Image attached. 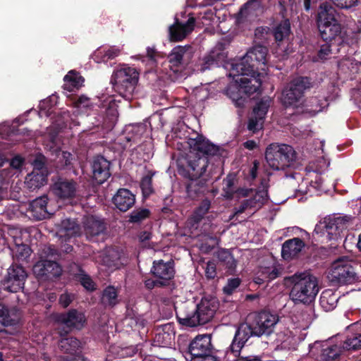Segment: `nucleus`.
Wrapping results in <instances>:
<instances>
[{"instance_id": "obj_44", "label": "nucleus", "mask_w": 361, "mask_h": 361, "mask_svg": "<svg viewBox=\"0 0 361 361\" xmlns=\"http://www.w3.org/2000/svg\"><path fill=\"white\" fill-rule=\"evenodd\" d=\"M343 348L347 350H357L361 348V333H349L344 341Z\"/></svg>"}, {"instance_id": "obj_52", "label": "nucleus", "mask_w": 361, "mask_h": 361, "mask_svg": "<svg viewBox=\"0 0 361 361\" xmlns=\"http://www.w3.org/2000/svg\"><path fill=\"white\" fill-rule=\"evenodd\" d=\"M332 4L341 9H350L358 5L360 0H330Z\"/></svg>"}, {"instance_id": "obj_54", "label": "nucleus", "mask_w": 361, "mask_h": 361, "mask_svg": "<svg viewBox=\"0 0 361 361\" xmlns=\"http://www.w3.org/2000/svg\"><path fill=\"white\" fill-rule=\"evenodd\" d=\"M75 227H59V230L56 231V235L62 241H66L70 239L74 233Z\"/></svg>"}, {"instance_id": "obj_9", "label": "nucleus", "mask_w": 361, "mask_h": 361, "mask_svg": "<svg viewBox=\"0 0 361 361\" xmlns=\"http://www.w3.org/2000/svg\"><path fill=\"white\" fill-rule=\"evenodd\" d=\"M264 11L262 0H248L234 14L235 23L238 27H244L255 22Z\"/></svg>"}, {"instance_id": "obj_18", "label": "nucleus", "mask_w": 361, "mask_h": 361, "mask_svg": "<svg viewBox=\"0 0 361 361\" xmlns=\"http://www.w3.org/2000/svg\"><path fill=\"white\" fill-rule=\"evenodd\" d=\"M188 145L191 149L206 156L221 155V149L214 145L202 135L197 134L196 137H190Z\"/></svg>"}, {"instance_id": "obj_17", "label": "nucleus", "mask_w": 361, "mask_h": 361, "mask_svg": "<svg viewBox=\"0 0 361 361\" xmlns=\"http://www.w3.org/2000/svg\"><path fill=\"white\" fill-rule=\"evenodd\" d=\"M56 322L65 326L69 330L82 329L86 324V317L82 312L72 309L66 313H63L56 317Z\"/></svg>"}, {"instance_id": "obj_23", "label": "nucleus", "mask_w": 361, "mask_h": 361, "mask_svg": "<svg viewBox=\"0 0 361 361\" xmlns=\"http://www.w3.org/2000/svg\"><path fill=\"white\" fill-rule=\"evenodd\" d=\"M212 347L211 336L209 335L197 336L189 345L190 357H194L211 353Z\"/></svg>"}, {"instance_id": "obj_56", "label": "nucleus", "mask_w": 361, "mask_h": 361, "mask_svg": "<svg viewBox=\"0 0 361 361\" xmlns=\"http://www.w3.org/2000/svg\"><path fill=\"white\" fill-rule=\"evenodd\" d=\"M245 343L240 340H237L235 337L233 338V341L230 345V351L235 357H240V353Z\"/></svg>"}, {"instance_id": "obj_51", "label": "nucleus", "mask_w": 361, "mask_h": 361, "mask_svg": "<svg viewBox=\"0 0 361 361\" xmlns=\"http://www.w3.org/2000/svg\"><path fill=\"white\" fill-rule=\"evenodd\" d=\"M194 56L193 48L190 45L183 47L182 54V65L181 66H187L192 61Z\"/></svg>"}, {"instance_id": "obj_5", "label": "nucleus", "mask_w": 361, "mask_h": 361, "mask_svg": "<svg viewBox=\"0 0 361 361\" xmlns=\"http://www.w3.org/2000/svg\"><path fill=\"white\" fill-rule=\"evenodd\" d=\"M235 79V84L230 85L226 94L237 107H243L247 98L254 93H259L262 80L256 77L243 76Z\"/></svg>"}, {"instance_id": "obj_60", "label": "nucleus", "mask_w": 361, "mask_h": 361, "mask_svg": "<svg viewBox=\"0 0 361 361\" xmlns=\"http://www.w3.org/2000/svg\"><path fill=\"white\" fill-rule=\"evenodd\" d=\"M264 121H259L257 117L252 116L250 118L247 123V129L250 131L255 132L262 128Z\"/></svg>"}, {"instance_id": "obj_22", "label": "nucleus", "mask_w": 361, "mask_h": 361, "mask_svg": "<svg viewBox=\"0 0 361 361\" xmlns=\"http://www.w3.org/2000/svg\"><path fill=\"white\" fill-rule=\"evenodd\" d=\"M48 197L43 195L32 200L30 204V218L37 221L49 218L53 213L48 210Z\"/></svg>"}, {"instance_id": "obj_32", "label": "nucleus", "mask_w": 361, "mask_h": 361, "mask_svg": "<svg viewBox=\"0 0 361 361\" xmlns=\"http://www.w3.org/2000/svg\"><path fill=\"white\" fill-rule=\"evenodd\" d=\"M250 198L247 199L250 204V209H258L264 205L269 199L268 189L263 187L255 191L254 194H251Z\"/></svg>"}, {"instance_id": "obj_39", "label": "nucleus", "mask_w": 361, "mask_h": 361, "mask_svg": "<svg viewBox=\"0 0 361 361\" xmlns=\"http://www.w3.org/2000/svg\"><path fill=\"white\" fill-rule=\"evenodd\" d=\"M321 358L324 361H334L340 355V348L338 345L331 344L329 342H324L321 344Z\"/></svg>"}, {"instance_id": "obj_3", "label": "nucleus", "mask_w": 361, "mask_h": 361, "mask_svg": "<svg viewBox=\"0 0 361 361\" xmlns=\"http://www.w3.org/2000/svg\"><path fill=\"white\" fill-rule=\"evenodd\" d=\"M268 49L262 45H256L247 51L239 61L232 63V70L238 75L261 78L259 70H264Z\"/></svg>"}, {"instance_id": "obj_15", "label": "nucleus", "mask_w": 361, "mask_h": 361, "mask_svg": "<svg viewBox=\"0 0 361 361\" xmlns=\"http://www.w3.org/2000/svg\"><path fill=\"white\" fill-rule=\"evenodd\" d=\"M321 38L326 42L335 44L338 47L342 46L345 42V32H343L341 24L338 21L322 25L317 27ZM339 51V48L337 49Z\"/></svg>"}, {"instance_id": "obj_24", "label": "nucleus", "mask_w": 361, "mask_h": 361, "mask_svg": "<svg viewBox=\"0 0 361 361\" xmlns=\"http://www.w3.org/2000/svg\"><path fill=\"white\" fill-rule=\"evenodd\" d=\"M112 202L121 212H126L135 202V196L126 188H120L112 198Z\"/></svg>"}, {"instance_id": "obj_48", "label": "nucleus", "mask_w": 361, "mask_h": 361, "mask_svg": "<svg viewBox=\"0 0 361 361\" xmlns=\"http://www.w3.org/2000/svg\"><path fill=\"white\" fill-rule=\"evenodd\" d=\"M183 47H174L168 56L169 63L173 66H181Z\"/></svg>"}, {"instance_id": "obj_47", "label": "nucleus", "mask_w": 361, "mask_h": 361, "mask_svg": "<svg viewBox=\"0 0 361 361\" xmlns=\"http://www.w3.org/2000/svg\"><path fill=\"white\" fill-rule=\"evenodd\" d=\"M269 107V100H260L253 109V116L257 117L259 121H264Z\"/></svg>"}, {"instance_id": "obj_16", "label": "nucleus", "mask_w": 361, "mask_h": 361, "mask_svg": "<svg viewBox=\"0 0 361 361\" xmlns=\"http://www.w3.org/2000/svg\"><path fill=\"white\" fill-rule=\"evenodd\" d=\"M27 274L22 266L12 264L8 269L5 279L4 289L11 293H17L23 288Z\"/></svg>"}, {"instance_id": "obj_4", "label": "nucleus", "mask_w": 361, "mask_h": 361, "mask_svg": "<svg viewBox=\"0 0 361 361\" xmlns=\"http://www.w3.org/2000/svg\"><path fill=\"white\" fill-rule=\"evenodd\" d=\"M293 287L290 298L295 303L310 304L319 293L318 281L315 276L307 273H295L288 278Z\"/></svg>"}, {"instance_id": "obj_58", "label": "nucleus", "mask_w": 361, "mask_h": 361, "mask_svg": "<svg viewBox=\"0 0 361 361\" xmlns=\"http://www.w3.org/2000/svg\"><path fill=\"white\" fill-rule=\"evenodd\" d=\"M240 283L238 278L228 279L227 284L224 287V292L227 295H231L235 289H236Z\"/></svg>"}, {"instance_id": "obj_28", "label": "nucleus", "mask_w": 361, "mask_h": 361, "mask_svg": "<svg viewBox=\"0 0 361 361\" xmlns=\"http://www.w3.org/2000/svg\"><path fill=\"white\" fill-rule=\"evenodd\" d=\"M328 99L324 94L319 93L317 95L309 97L305 100V111L312 116L322 111L325 107L328 106Z\"/></svg>"}, {"instance_id": "obj_34", "label": "nucleus", "mask_w": 361, "mask_h": 361, "mask_svg": "<svg viewBox=\"0 0 361 361\" xmlns=\"http://www.w3.org/2000/svg\"><path fill=\"white\" fill-rule=\"evenodd\" d=\"M216 255L219 262L223 264L230 274H233L235 271L237 266V262L234 259L230 250L220 248L216 252Z\"/></svg>"}, {"instance_id": "obj_63", "label": "nucleus", "mask_w": 361, "mask_h": 361, "mask_svg": "<svg viewBox=\"0 0 361 361\" xmlns=\"http://www.w3.org/2000/svg\"><path fill=\"white\" fill-rule=\"evenodd\" d=\"M81 284L85 288L89 290H94L95 289V284L91 278L87 275H84L80 279Z\"/></svg>"}, {"instance_id": "obj_64", "label": "nucleus", "mask_w": 361, "mask_h": 361, "mask_svg": "<svg viewBox=\"0 0 361 361\" xmlns=\"http://www.w3.org/2000/svg\"><path fill=\"white\" fill-rule=\"evenodd\" d=\"M190 361H218V360L216 357L209 353L206 354L205 355H200L190 357Z\"/></svg>"}, {"instance_id": "obj_37", "label": "nucleus", "mask_w": 361, "mask_h": 361, "mask_svg": "<svg viewBox=\"0 0 361 361\" xmlns=\"http://www.w3.org/2000/svg\"><path fill=\"white\" fill-rule=\"evenodd\" d=\"M338 300V294L334 293L331 290H326L322 292L320 296L319 302L322 307L325 311L328 312L334 310L336 307Z\"/></svg>"}, {"instance_id": "obj_43", "label": "nucleus", "mask_w": 361, "mask_h": 361, "mask_svg": "<svg viewBox=\"0 0 361 361\" xmlns=\"http://www.w3.org/2000/svg\"><path fill=\"white\" fill-rule=\"evenodd\" d=\"M118 294L113 286L106 287L102 294V302L105 306L113 307L118 303Z\"/></svg>"}, {"instance_id": "obj_59", "label": "nucleus", "mask_w": 361, "mask_h": 361, "mask_svg": "<svg viewBox=\"0 0 361 361\" xmlns=\"http://www.w3.org/2000/svg\"><path fill=\"white\" fill-rule=\"evenodd\" d=\"M335 45V44H331L326 42L320 47V49L317 51V57L318 59L324 60L326 59L327 56L331 53V47Z\"/></svg>"}, {"instance_id": "obj_61", "label": "nucleus", "mask_w": 361, "mask_h": 361, "mask_svg": "<svg viewBox=\"0 0 361 361\" xmlns=\"http://www.w3.org/2000/svg\"><path fill=\"white\" fill-rule=\"evenodd\" d=\"M205 275L207 279H214L216 276V266L214 262L209 261L205 267Z\"/></svg>"}, {"instance_id": "obj_6", "label": "nucleus", "mask_w": 361, "mask_h": 361, "mask_svg": "<svg viewBox=\"0 0 361 361\" xmlns=\"http://www.w3.org/2000/svg\"><path fill=\"white\" fill-rule=\"evenodd\" d=\"M140 73L135 68L125 66L114 71L111 82L119 95L130 100L138 83Z\"/></svg>"}, {"instance_id": "obj_11", "label": "nucleus", "mask_w": 361, "mask_h": 361, "mask_svg": "<svg viewBox=\"0 0 361 361\" xmlns=\"http://www.w3.org/2000/svg\"><path fill=\"white\" fill-rule=\"evenodd\" d=\"M247 319L251 321L254 326L257 336L270 335L279 322V316L269 311L251 313L248 315Z\"/></svg>"}, {"instance_id": "obj_50", "label": "nucleus", "mask_w": 361, "mask_h": 361, "mask_svg": "<svg viewBox=\"0 0 361 361\" xmlns=\"http://www.w3.org/2000/svg\"><path fill=\"white\" fill-rule=\"evenodd\" d=\"M119 259L118 253L114 250H110L109 255L104 259V262L109 267L118 268Z\"/></svg>"}, {"instance_id": "obj_14", "label": "nucleus", "mask_w": 361, "mask_h": 361, "mask_svg": "<svg viewBox=\"0 0 361 361\" xmlns=\"http://www.w3.org/2000/svg\"><path fill=\"white\" fill-rule=\"evenodd\" d=\"M33 274L41 281L52 280L59 277L62 268L54 260L40 259L33 266Z\"/></svg>"}, {"instance_id": "obj_7", "label": "nucleus", "mask_w": 361, "mask_h": 361, "mask_svg": "<svg viewBox=\"0 0 361 361\" xmlns=\"http://www.w3.org/2000/svg\"><path fill=\"white\" fill-rule=\"evenodd\" d=\"M327 277L331 284L334 286L351 284L357 280L352 262L347 257H341L335 260L331 264Z\"/></svg>"}, {"instance_id": "obj_31", "label": "nucleus", "mask_w": 361, "mask_h": 361, "mask_svg": "<svg viewBox=\"0 0 361 361\" xmlns=\"http://www.w3.org/2000/svg\"><path fill=\"white\" fill-rule=\"evenodd\" d=\"M281 274V269L277 266L260 267L257 272L254 281L257 284L269 282Z\"/></svg>"}, {"instance_id": "obj_53", "label": "nucleus", "mask_w": 361, "mask_h": 361, "mask_svg": "<svg viewBox=\"0 0 361 361\" xmlns=\"http://www.w3.org/2000/svg\"><path fill=\"white\" fill-rule=\"evenodd\" d=\"M59 253L57 250L51 245L44 246L40 254V259L53 258L54 261L58 259Z\"/></svg>"}, {"instance_id": "obj_40", "label": "nucleus", "mask_w": 361, "mask_h": 361, "mask_svg": "<svg viewBox=\"0 0 361 361\" xmlns=\"http://www.w3.org/2000/svg\"><path fill=\"white\" fill-rule=\"evenodd\" d=\"M59 347L65 353L74 354L79 350L80 342L76 338L68 337L61 339Z\"/></svg>"}, {"instance_id": "obj_41", "label": "nucleus", "mask_w": 361, "mask_h": 361, "mask_svg": "<svg viewBox=\"0 0 361 361\" xmlns=\"http://www.w3.org/2000/svg\"><path fill=\"white\" fill-rule=\"evenodd\" d=\"M237 181L236 176L233 173H229L223 180L224 196L228 200H232L235 197V191L237 188L235 183Z\"/></svg>"}, {"instance_id": "obj_38", "label": "nucleus", "mask_w": 361, "mask_h": 361, "mask_svg": "<svg viewBox=\"0 0 361 361\" xmlns=\"http://www.w3.org/2000/svg\"><path fill=\"white\" fill-rule=\"evenodd\" d=\"M247 320V322L240 324L234 336L237 340H240L244 343H246L251 336H257L254 326L251 321Z\"/></svg>"}, {"instance_id": "obj_19", "label": "nucleus", "mask_w": 361, "mask_h": 361, "mask_svg": "<svg viewBox=\"0 0 361 361\" xmlns=\"http://www.w3.org/2000/svg\"><path fill=\"white\" fill-rule=\"evenodd\" d=\"M77 183L73 179L68 180L59 178L52 187L56 197L62 200H71L75 197Z\"/></svg>"}, {"instance_id": "obj_21", "label": "nucleus", "mask_w": 361, "mask_h": 361, "mask_svg": "<svg viewBox=\"0 0 361 361\" xmlns=\"http://www.w3.org/2000/svg\"><path fill=\"white\" fill-rule=\"evenodd\" d=\"M111 162L103 156L94 158L92 163V178L98 184L104 183L111 176Z\"/></svg>"}, {"instance_id": "obj_13", "label": "nucleus", "mask_w": 361, "mask_h": 361, "mask_svg": "<svg viewBox=\"0 0 361 361\" xmlns=\"http://www.w3.org/2000/svg\"><path fill=\"white\" fill-rule=\"evenodd\" d=\"M226 44L219 42L196 66L198 71L204 72L213 67L219 66L227 58V53L225 51Z\"/></svg>"}, {"instance_id": "obj_29", "label": "nucleus", "mask_w": 361, "mask_h": 361, "mask_svg": "<svg viewBox=\"0 0 361 361\" xmlns=\"http://www.w3.org/2000/svg\"><path fill=\"white\" fill-rule=\"evenodd\" d=\"M355 217L352 215L335 213L322 219L319 224L324 226H345L355 224Z\"/></svg>"}, {"instance_id": "obj_62", "label": "nucleus", "mask_w": 361, "mask_h": 361, "mask_svg": "<svg viewBox=\"0 0 361 361\" xmlns=\"http://www.w3.org/2000/svg\"><path fill=\"white\" fill-rule=\"evenodd\" d=\"M155 341L158 342L160 345H168L170 340V334L166 332H160L155 335Z\"/></svg>"}, {"instance_id": "obj_30", "label": "nucleus", "mask_w": 361, "mask_h": 361, "mask_svg": "<svg viewBox=\"0 0 361 361\" xmlns=\"http://www.w3.org/2000/svg\"><path fill=\"white\" fill-rule=\"evenodd\" d=\"M47 176L48 173L41 172L37 169L27 175L25 184L30 191L35 190L47 183Z\"/></svg>"}, {"instance_id": "obj_27", "label": "nucleus", "mask_w": 361, "mask_h": 361, "mask_svg": "<svg viewBox=\"0 0 361 361\" xmlns=\"http://www.w3.org/2000/svg\"><path fill=\"white\" fill-rule=\"evenodd\" d=\"M304 246V243L299 238L288 240L282 245L281 256L287 261L295 259L298 257Z\"/></svg>"}, {"instance_id": "obj_26", "label": "nucleus", "mask_w": 361, "mask_h": 361, "mask_svg": "<svg viewBox=\"0 0 361 361\" xmlns=\"http://www.w3.org/2000/svg\"><path fill=\"white\" fill-rule=\"evenodd\" d=\"M336 9L329 2L321 3L316 17L317 27L338 21L336 18Z\"/></svg>"}, {"instance_id": "obj_8", "label": "nucleus", "mask_w": 361, "mask_h": 361, "mask_svg": "<svg viewBox=\"0 0 361 361\" xmlns=\"http://www.w3.org/2000/svg\"><path fill=\"white\" fill-rule=\"evenodd\" d=\"M312 87L311 79L308 77H298L290 87L283 92V104L286 107H297L303 102L305 92Z\"/></svg>"}, {"instance_id": "obj_35", "label": "nucleus", "mask_w": 361, "mask_h": 361, "mask_svg": "<svg viewBox=\"0 0 361 361\" xmlns=\"http://www.w3.org/2000/svg\"><path fill=\"white\" fill-rule=\"evenodd\" d=\"M64 89L69 92L78 90L82 86L85 79L75 71H71L64 77Z\"/></svg>"}, {"instance_id": "obj_25", "label": "nucleus", "mask_w": 361, "mask_h": 361, "mask_svg": "<svg viewBox=\"0 0 361 361\" xmlns=\"http://www.w3.org/2000/svg\"><path fill=\"white\" fill-rule=\"evenodd\" d=\"M152 272L161 281H166V286H167L169 284V281L173 278L175 274L173 262L171 261L164 262L161 259L154 261Z\"/></svg>"}, {"instance_id": "obj_20", "label": "nucleus", "mask_w": 361, "mask_h": 361, "mask_svg": "<svg viewBox=\"0 0 361 361\" xmlns=\"http://www.w3.org/2000/svg\"><path fill=\"white\" fill-rule=\"evenodd\" d=\"M195 18L190 17L185 23L179 22L176 18L175 23L169 27V39L172 42L181 41L191 33L195 28Z\"/></svg>"}, {"instance_id": "obj_57", "label": "nucleus", "mask_w": 361, "mask_h": 361, "mask_svg": "<svg viewBox=\"0 0 361 361\" xmlns=\"http://www.w3.org/2000/svg\"><path fill=\"white\" fill-rule=\"evenodd\" d=\"M84 226H106L104 219L97 215H89L86 216Z\"/></svg>"}, {"instance_id": "obj_55", "label": "nucleus", "mask_w": 361, "mask_h": 361, "mask_svg": "<svg viewBox=\"0 0 361 361\" xmlns=\"http://www.w3.org/2000/svg\"><path fill=\"white\" fill-rule=\"evenodd\" d=\"M145 131V126L142 124L134 126L133 128V132L135 133V135L132 136H126L125 139L127 142H133L135 144L137 143L138 139L140 138L142 134Z\"/></svg>"}, {"instance_id": "obj_12", "label": "nucleus", "mask_w": 361, "mask_h": 361, "mask_svg": "<svg viewBox=\"0 0 361 361\" xmlns=\"http://www.w3.org/2000/svg\"><path fill=\"white\" fill-rule=\"evenodd\" d=\"M185 192L189 198L196 200L204 196L210 192H214L211 188L213 180L209 177H184Z\"/></svg>"}, {"instance_id": "obj_49", "label": "nucleus", "mask_w": 361, "mask_h": 361, "mask_svg": "<svg viewBox=\"0 0 361 361\" xmlns=\"http://www.w3.org/2000/svg\"><path fill=\"white\" fill-rule=\"evenodd\" d=\"M12 324L13 322L10 319L8 309L0 304V332L3 331L5 326Z\"/></svg>"}, {"instance_id": "obj_42", "label": "nucleus", "mask_w": 361, "mask_h": 361, "mask_svg": "<svg viewBox=\"0 0 361 361\" xmlns=\"http://www.w3.org/2000/svg\"><path fill=\"white\" fill-rule=\"evenodd\" d=\"M159 226H166L168 224L178 226V216L168 207H163L159 213Z\"/></svg>"}, {"instance_id": "obj_33", "label": "nucleus", "mask_w": 361, "mask_h": 361, "mask_svg": "<svg viewBox=\"0 0 361 361\" xmlns=\"http://www.w3.org/2000/svg\"><path fill=\"white\" fill-rule=\"evenodd\" d=\"M145 169H147V167H145ZM157 173V172L156 171L152 169H146L145 174L142 177L140 183V187L144 198H147L155 192L152 184V178Z\"/></svg>"}, {"instance_id": "obj_45", "label": "nucleus", "mask_w": 361, "mask_h": 361, "mask_svg": "<svg viewBox=\"0 0 361 361\" xmlns=\"http://www.w3.org/2000/svg\"><path fill=\"white\" fill-rule=\"evenodd\" d=\"M13 257L19 262H27L31 255L32 250L24 244L16 245L13 250Z\"/></svg>"}, {"instance_id": "obj_2", "label": "nucleus", "mask_w": 361, "mask_h": 361, "mask_svg": "<svg viewBox=\"0 0 361 361\" xmlns=\"http://www.w3.org/2000/svg\"><path fill=\"white\" fill-rule=\"evenodd\" d=\"M219 308V302L216 298H203L195 308H190L184 304L176 310V317L178 322L184 326L195 327L209 322Z\"/></svg>"}, {"instance_id": "obj_36", "label": "nucleus", "mask_w": 361, "mask_h": 361, "mask_svg": "<svg viewBox=\"0 0 361 361\" xmlns=\"http://www.w3.org/2000/svg\"><path fill=\"white\" fill-rule=\"evenodd\" d=\"M290 20L285 19L273 28L272 35L276 42L279 44L290 35Z\"/></svg>"}, {"instance_id": "obj_1", "label": "nucleus", "mask_w": 361, "mask_h": 361, "mask_svg": "<svg viewBox=\"0 0 361 361\" xmlns=\"http://www.w3.org/2000/svg\"><path fill=\"white\" fill-rule=\"evenodd\" d=\"M265 159L269 166L275 171H284L285 176L295 180L301 179L305 184L317 188L319 183L317 180L309 182L302 176L292 169L298 167L297 152L294 148L286 144H270L265 151Z\"/></svg>"}, {"instance_id": "obj_10", "label": "nucleus", "mask_w": 361, "mask_h": 361, "mask_svg": "<svg viewBox=\"0 0 361 361\" xmlns=\"http://www.w3.org/2000/svg\"><path fill=\"white\" fill-rule=\"evenodd\" d=\"M178 172L183 177H208L205 175L208 166L207 157H188L178 161Z\"/></svg>"}, {"instance_id": "obj_46", "label": "nucleus", "mask_w": 361, "mask_h": 361, "mask_svg": "<svg viewBox=\"0 0 361 361\" xmlns=\"http://www.w3.org/2000/svg\"><path fill=\"white\" fill-rule=\"evenodd\" d=\"M150 211L146 208H138L133 210L130 216L129 221L133 224L141 223L150 217Z\"/></svg>"}]
</instances>
